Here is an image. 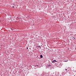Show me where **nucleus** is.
Segmentation results:
<instances>
[{
    "instance_id": "3",
    "label": "nucleus",
    "mask_w": 76,
    "mask_h": 76,
    "mask_svg": "<svg viewBox=\"0 0 76 76\" xmlns=\"http://www.w3.org/2000/svg\"><path fill=\"white\" fill-rule=\"evenodd\" d=\"M65 70H67V69H65Z\"/></svg>"
},
{
    "instance_id": "5",
    "label": "nucleus",
    "mask_w": 76,
    "mask_h": 76,
    "mask_svg": "<svg viewBox=\"0 0 76 76\" xmlns=\"http://www.w3.org/2000/svg\"><path fill=\"white\" fill-rule=\"evenodd\" d=\"M12 7H14V6H13Z\"/></svg>"
},
{
    "instance_id": "4",
    "label": "nucleus",
    "mask_w": 76,
    "mask_h": 76,
    "mask_svg": "<svg viewBox=\"0 0 76 76\" xmlns=\"http://www.w3.org/2000/svg\"><path fill=\"white\" fill-rule=\"evenodd\" d=\"M27 49H28V48H27Z\"/></svg>"
},
{
    "instance_id": "6",
    "label": "nucleus",
    "mask_w": 76,
    "mask_h": 76,
    "mask_svg": "<svg viewBox=\"0 0 76 76\" xmlns=\"http://www.w3.org/2000/svg\"><path fill=\"white\" fill-rule=\"evenodd\" d=\"M74 39H76V38H74Z\"/></svg>"
},
{
    "instance_id": "1",
    "label": "nucleus",
    "mask_w": 76,
    "mask_h": 76,
    "mask_svg": "<svg viewBox=\"0 0 76 76\" xmlns=\"http://www.w3.org/2000/svg\"><path fill=\"white\" fill-rule=\"evenodd\" d=\"M56 62H57V61H56V60H54L52 61V63H55Z\"/></svg>"
},
{
    "instance_id": "7",
    "label": "nucleus",
    "mask_w": 76,
    "mask_h": 76,
    "mask_svg": "<svg viewBox=\"0 0 76 76\" xmlns=\"http://www.w3.org/2000/svg\"><path fill=\"white\" fill-rule=\"evenodd\" d=\"M15 5V4H13V5Z\"/></svg>"
},
{
    "instance_id": "2",
    "label": "nucleus",
    "mask_w": 76,
    "mask_h": 76,
    "mask_svg": "<svg viewBox=\"0 0 76 76\" xmlns=\"http://www.w3.org/2000/svg\"><path fill=\"white\" fill-rule=\"evenodd\" d=\"M40 57H41V58H42V57H43L42 55H40Z\"/></svg>"
}]
</instances>
